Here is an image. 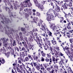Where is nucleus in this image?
Masks as SVG:
<instances>
[{
  "mask_svg": "<svg viewBox=\"0 0 73 73\" xmlns=\"http://www.w3.org/2000/svg\"><path fill=\"white\" fill-rule=\"evenodd\" d=\"M43 22L40 19L39 20V22L38 23V26L40 27V29H41L42 31L45 32V33L46 32L49 35V36H52V33L48 29V28L46 27V26L45 24L42 25L41 23Z\"/></svg>",
  "mask_w": 73,
  "mask_h": 73,
  "instance_id": "1",
  "label": "nucleus"
},
{
  "mask_svg": "<svg viewBox=\"0 0 73 73\" xmlns=\"http://www.w3.org/2000/svg\"><path fill=\"white\" fill-rule=\"evenodd\" d=\"M53 25H54V24L53 23H50V28L52 29L54 31V35L56 36L59 37H61V35L60 34V32L57 33L60 30H61L60 28L56 26H53Z\"/></svg>",
  "mask_w": 73,
  "mask_h": 73,
  "instance_id": "2",
  "label": "nucleus"
},
{
  "mask_svg": "<svg viewBox=\"0 0 73 73\" xmlns=\"http://www.w3.org/2000/svg\"><path fill=\"white\" fill-rule=\"evenodd\" d=\"M1 40L3 42V44L4 46L5 47V48H6V49H7V48H8L9 49L11 50V53L13 52V51H14L13 49H12L11 48V47L12 46V43L11 42L10 44L7 43V42L8 41V39H6L5 41V38H1Z\"/></svg>",
  "mask_w": 73,
  "mask_h": 73,
  "instance_id": "3",
  "label": "nucleus"
},
{
  "mask_svg": "<svg viewBox=\"0 0 73 73\" xmlns=\"http://www.w3.org/2000/svg\"><path fill=\"white\" fill-rule=\"evenodd\" d=\"M53 11V9H50L47 13L46 20L48 21H50L51 20H54L55 19V17L53 15V14L52 13Z\"/></svg>",
  "mask_w": 73,
  "mask_h": 73,
  "instance_id": "4",
  "label": "nucleus"
},
{
  "mask_svg": "<svg viewBox=\"0 0 73 73\" xmlns=\"http://www.w3.org/2000/svg\"><path fill=\"white\" fill-rule=\"evenodd\" d=\"M34 2L35 3V5L36 7H38V8L40 9V11H42L43 9H44V7H43V5L38 3L37 0H33Z\"/></svg>",
  "mask_w": 73,
  "mask_h": 73,
  "instance_id": "5",
  "label": "nucleus"
},
{
  "mask_svg": "<svg viewBox=\"0 0 73 73\" xmlns=\"http://www.w3.org/2000/svg\"><path fill=\"white\" fill-rule=\"evenodd\" d=\"M56 3H57L58 4H59L60 5H62V4L64 9H67V7H68V4H67L64 1H61V2H60V1H57V2Z\"/></svg>",
  "mask_w": 73,
  "mask_h": 73,
  "instance_id": "6",
  "label": "nucleus"
},
{
  "mask_svg": "<svg viewBox=\"0 0 73 73\" xmlns=\"http://www.w3.org/2000/svg\"><path fill=\"white\" fill-rule=\"evenodd\" d=\"M2 48V49L1 48L0 50V51L1 52L3 50V54H5V56H6V57H7V58H8V57H9V55H10V52H8L7 53H6V52L7 51H6V49H5L4 47H3Z\"/></svg>",
  "mask_w": 73,
  "mask_h": 73,
  "instance_id": "7",
  "label": "nucleus"
},
{
  "mask_svg": "<svg viewBox=\"0 0 73 73\" xmlns=\"http://www.w3.org/2000/svg\"><path fill=\"white\" fill-rule=\"evenodd\" d=\"M14 31L13 30H12L10 31H9L8 32H7V33H6V34L8 35V36L11 39V40H13V38H12V36L13 35V34L12 32H14Z\"/></svg>",
  "mask_w": 73,
  "mask_h": 73,
  "instance_id": "8",
  "label": "nucleus"
},
{
  "mask_svg": "<svg viewBox=\"0 0 73 73\" xmlns=\"http://www.w3.org/2000/svg\"><path fill=\"white\" fill-rule=\"evenodd\" d=\"M25 5H26V6H25V7H27V5L28 7H31L32 5V4L30 2V0H27V1H25Z\"/></svg>",
  "mask_w": 73,
  "mask_h": 73,
  "instance_id": "9",
  "label": "nucleus"
},
{
  "mask_svg": "<svg viewBox=\"0 0 73 73\" xmlns=\"http://www.w3.org/2000/svg\"><path fill=\"white\" fill-rule=\"evenodd\" d=\"M29 34L30 36H33V38H35V37L37 38V33H34L33 34V31H31Z\"/></svg>",
  "mask_w": 73,
  "mask_h": 73,
  "instance_id": "10",
  "label": "nucleus"
},
{
  "mask_svg": "<svg viewBox=\"0 0 73 73\" xmlns=\"http://www.w3.org/2000/svg\"><path fill=\"white\" fill-rule=\"evenodd\" d=\"M66 68H67L68 73H73V71L71 69V67L70 66H67Z\"/></svg>",
  "mask_w": 73,
  "mask_h": 73,
  "instance_id": "11",
  "label": "nucleus"
},
{
  "mask_svg": "<svg viewBox=\"0 0 73 73\" xmlns=\"http://www.w3.org/2000/svg\"><path fill=\"white\" fill-rule=\"evenodd\" d=\"M69 41L70 42L69 43V44L70 45V47L73 48V38L69 39Z\"/></svg>",
  "mask_w": 73,
  "mask_h": 73,
  "instance_id": "12",
  "label": "nucleus"
},
{
  "mask_svg": "<svg viewBox=\"0 0 73 73\" xmlns=\"http://www.w3.org/2000/svg\"><path fill=\"white\" fill-rule=\"evenodd\" d=\"M34 40H35V41L36 42L37 44L39 46H41V44L40 43V39L38 38H37L36 40L35 39Z\"/></svg>",
  "mask_w": 73,
  "mask_h": 73,
  "instance_id": "13",
  "label": "nucleus"
},
{
  "mask_svg": "<svg viewBox=\"0 0 73 73\" xmlns=\"http://www.w3.org/2000/svg\"><path fill=\"white\" fill-rule=\"evenodd\" d=\"M42 46L44 47V49L46 50H47L48 48H49L48 46L47 45V44H46V43H44V44H42Z\"/></svg>",
  "mask_w": 73,
  "mask_h": 73,
  "instance_id": "14",
  "label": "nucleus"
},
{
  "mask_svg": "<svg viewBox=\"0 0 73 73\" xmlns=\"http://www.w3.org/2000/svg\"><path fill=\"white\" fill-rule=\"evenodd\" d=\"M56 6H55V11L57 12H60V9L59 7L57 5V4H56Z\"/></svg>",
  "mask_w": 73,
  "mask_h": 73,
  "instance_id": "15",
  "label": "nucleus"
},
{
  "mask_svg": "<svg viewBox=\"0 0 73 73\" xmlns=\"http://www.w3.org/2000/svg\"><path fill=\"white\" fill-rule=\"evenodd\" d=\"M4 19L5 21H3H3H2L1 22V23H3V24H4L5 23H8V22L9 21V20L8 19L6 18H4Z\"/></svg>",
  "mask_w": 73,
  "mask_h": 73,
  "instance_id": "16",
  "label": "nucleus"
},
{
  "mask_svg": "<svg viewBox=\"0 0 73 73\" xmlns=\"http://www.w3.org/2000/svg\"><path fill=\"white\" fill-rule=\"evenodd\" d=\"M66 54L67 55H68V54H70V52L69 50H67V51H66L64 49V48H63Z\"/></svg>",
  "mask_w": 73,
  "mask_h": 73,
  "instance_id": "17",
  "label": "nucleus"
},
{
  "mask_svg": "<svg viewBox=\"0 0 73 73\" xmlns=\"http://www.w3.org/2000/svg\"><path fill=\"white\" fill-rule=\"evenodd\" d=\"M29 48L31 50H33L34 49V47L33 45H30L29 46Z\"/></svg>",
  "mask_w": 73,
  "mask_h": 73,
  "instance_id": "18",
  "label": "nucleus"
},
{
  "mask_svg": "<svg viewBox=\"0 0 73 73\" xmlns=\"http://www.w3.org/2000/svg\"><path fill=\"white\" fill-rule=\"evenodd\" d=\"M31 35H30V37L29 38V40L31 42H32L33 41V40L32 38V36Z\"/></svg>",
  "mask_w": 73,
  "mask_h": 73,
  "instance_id": "19",
  "label": "nucleus"
},
{
  "mask_svg": "<svg viewBox=\"0 0 73 73\" xmlns=\"http://www.w3.org/2000/svg\"><path fill=\"white\" fill-rule=\"evenodd\" d=\"M38 20V18L37 17H35L33 19V21L34 23H36V21H37Z\"/></svg>",
  "mask_w": 73,
  "mask_h": 73,
  "instance_id": "20",
  "label": "nucleus"
},
{
  "mask_svg": "<svg viewBox=\"0 0 73 73\" xmlns=\"http://www.w3.org/2000/svg\"><path fill=\"white\" fill-rule=\"evenodd\" d=\"M51 42L52 44H53V45H56V44H57V42L56 40L53 41V40H52L51 41Z\"/></svg>",
  "mask_w": 73,
  "mask_h": 73,
  "instance_id": "21",
  "label": "nucleus"
},
{
  "mask_svg": "<svg viewBox=\"0 0 73 73\" xmlns=\"http://www.w3.org/2000/svg\"><path fill=\"white\" fill-rule=\"evenodd\" d=\"M0 62L2 64H4L5 63V60L3 59V58H2V61L0 60Z\"/></svg>",
  "mask_w": 73,
  "mask_h": 73,
  "instance_id": "22",
  "label": "nucleus"
},
{
  "mask_svg": "<svg viewBox=\"0 0 73 73\" xmlns=\"http://www.w3.org/2000/svg\"><path fill=\"white\" fill-rule=\"evenodd\" d=\"M59 64L60 65H62V64H64V60H61L59 62Z\"/></svg>",
  "mask_w": 73,
  "mask_h": 73,
  "instance_id": "23",
  "label": "nucleus"
},
{
  "mask_svg": "<svg viewBox=\"0 0 73 73\" xmlns=\"http://www.w3.org/2000/svg\"><path fill=\"white\" fill-rule=\"evenodd\" d=\"M27 13H28L29 15H31L32 14V11H31V9H29Z\"/></svg>",
  "mask_w": 73,
  "mask_h": 73,
  "instance_id": "24",
  "label": "nucleus"
},
{
  "mask_svg": "<svg viewBox=\"0 0 73 73\" xmlns=\"http://www.w3.org/2000/svg\"><path fill=\"white\" fill-rule=\"evenodd\" d=\"M70 23H71L72 25H73V22L72 21H70V22H69L68 23V26H70V25H71Z\"/></svg>",
  "mask_w": 73,
  "mask_h": 73,
  "instance_id": "25",
  "label": "nucleus"
},
{
  "mask_svg": "<svg viewBox=\"0 0 73 73\" xmlns=\"http://www.w3.org/2000/svg\"><path fill=\"white\" fill-rule=\"evenodd\" d=\"M25 53H24V52H23L21 55V57H22L23 58H24V57H25Z\"/></svg>",
  "mask_w": 73,
  "mask_h": 73,
  "instance_id": "26",
  "label": "nucleus"
},
{
  "mask_svg": "<svg viewBox=\"0 0 73 73\" xmlns=\"http://www.w3.org/2000/svg\"><path fill=\"white\" fill-rule=\"evenodd\" d=\"M29 60V58L28 57H26L25 58V60L26 61H28Z\"/></svg>",
  "mask_w": 73,
  "mask_h": 73,
  "instance_id": "27",
  "label": "nucleus"
},
{
  "mask_svg": "<svg viewBox=\"0 0 73 73\" xmlns=\"http://www.w3.org/2000/svg\"><path fill=\"white\" fill-rule=\"evenodd\" d=\"M68 56V58H70V61H73V57H72V56Z\"/></svg>",
  "mask_w": 73,
  "mask_h": 73,
  "instance_id": "28",
  "label": "nucleus"
},
{
  "mask_svg": "<svg viewBox=\"0 0 73 73\" xmlns=\"http://www.w3.org/2000/svg\"><path fill=\"white\" fill-rule=\"evenodd\" d=\"M41 54H42V56L43 57H45V53H44V51H43L41 52Z\"/></svg>",
  "mask_w": 73,
  "mask_h": 73,
  "instance_id": "29",
  "label": "nucleus"
},
{
  "mask_svg": "<svg viewBox=\"0 0 73 73\" xmlns=\"http://www.w3.org/2000/svg\"><path fill=\"white\" fill-rule=\"evenodd\" d=\"M52 12H53L54 13V15H55L54 17H57V13L55 12V11L54 10H53L52 11Z\"/></svg>",
  "mask_w": 73,
  "mask_h": 73,
  "instance_id": "30",
  "label": "nucleus"
},
{
  "mask_svg": "<svg viewBox=\"0 0 73 73\" xmlns=\"http://www.w3.org/2000/svg\"><path fill=\"white\" fill-rule=\"evenodd\" d=\"M54 54L55 56H57V51L56 50H54Z\"/></svg>",
  "mask_w": 73,
  "mask_h": 73,
  "instance_id": "31",
  "label": "nucleus"
},
{
  "mask_svg": "<svg viewBox=\"0 0 73 73\" xmlns=\"http://www.w3.org/2000/svg\"><path fill=\"white\" fill-rule=\"evenodd\" d=\"M36 14V16H38V17H40V13H38V12L37 11Z\"/></svg>",
  "mask_w": 73,
  "mask_h": 73,
  "instance_id": "32",
  "label": "nucleus"
},
{
  "mask_svg": "<svg viewBox=\"0 0 73 73\" xmlns=\"http://www.w3.org/2000/svg\"><path fill=\"white\" fill-rule=\"evenodd\" d=\"M36 69H37L38 70H39L40 69V66L38 65H37L36 66Z\"/></svg>",
  "mask_w": 73,
  "mask_h": 73,
  "instance_id": "33",
  "label": "nucleus"
},
{
  "mask_svg": "<svg viewBox=\"0 0 73 73\" xmlns=\"http://www.w3.org/2000/svg\"><path fill=\"white\" fill-rule=\"evenodd\" d=\"M69 50L70 51L71 53H73V50L72 49V48L71 47L69 49Z\"/></svg>",
  "mask_w": 73,
  "mask_h": 73,
  "instance_id": "34",
  "label": "nucleus"
},
{
  "mask_svg": "<svg viewBox=\"0 0 73 73\" xmlns=\"http://www.w3.org/2000/svg\"><path fill=\"white\" fill-rule=\"evenodd\" d=\"M58 18H60V20H62V21H63V20H64V18H63V17H61V16L59 17L58 15Z\"/></svg>",
  "mask_w": 73,
  "mask_h": 73,
  "instance_id": "35",
  "label": "nucleus"
},
{
  "mask_svg": "<svg viewBox=\"0 0 73 73\" xmlns=\"http://www.w3.org/2000/svg\"><path fill=\"white\" fill-rule=\"evenodd\" d=\"M28 11H29L28 9H24L25 12L26 13H28Z\"/></svg>",
  "mask_w": 73,
  "mask_h": 73,
  "instance_id": "36",
  "label": "nucleus"
},
{
  "mask_svg": "<svg viewBox=\"0 0 73 73\" xmlns=\"http://www.w3.org/2000/svg\"><path fill=\"white\" fill-rule=\"evenodd\" d=\"M15 50H17L18 52H19V48H17V47H15Z\"/></svg>",
  "mask_w": 73,
  "mask_h": 73,
  "instance_id": "37",
  "label": "nucleus"
},
{
  "mask_svg": "<svg viewBox=\"0 0 73 73\" xmlns=\"http://www.w3.org/2000/svg\"><path fill=\"white\" fill-rule=\"evenodd\" d=\"M32 31H33V32H37L38 31V30H37V29H35L33 30Z\"/></svg>",
  "mask_w": 73,
  "mask_h": 73,
  "instance_id": "38",
  "label": "nucleus"
},
{
  "mask_svg": "<svg viewBox=\"0 0 73 73\" xmlns=\"http://www.w3.org/2000/svg\"><path fill=\"white\" fill-rule=\"evenodd\" d=\"M47 57L48 58L50 57V54H47Z\"/></svg>",
  "mask_w": 73,
  "mask_h": 73,
  "instance_id": "39",
  "label": "nucleus"
},
{
  "mask_svg": "<svg viewBox=\"0 0 73 73\" xmlns=\"http://www.w3.org/2000/svg\"><path fill=\"white\" fill-rule=\"evenodd\" d=\"M67 34L68 37L69 38H70V36L69 35V34H70L69 33H67Z\"/></svg>",
  "mask_w": 73,
  "mask_h": 73,
  "instance_id": "40",
  "label": "nucleus"
},
{
  "mask_svg": "<svg viewBox=\"0 0 73 73\" xmlns=\"http://www.w3.org/2000/svg\"><path fill=\"white\" fill-rule=\"evenodd\" d=\"M16 45V44L15 40H14L13 42V46H15Z\"/></svg>",
  "mask_w": 73,
  "mask_h": 73,
  "instance_id": "41",
  "label": "nucleus"
},
{
  "mask_svg": "<svg viewBox=\"0 0 73 73\" xmlns=\"http://www.w3.org/2000/svg\"><path fill=\"white\" fill-rule=\"evenodd\" d=\"M20 39L21 41H22L23 40V39H24V38H23V36H20Z\"/></svg>",
  "mask_w": 73,
  "mask_h": 73,
  "instance_id": "42",
  "label": "nucleus"
},
{
  "mask_svg": "<svg viewBox=\"0 0 73 73\" xmlns=\"http://www.w3.org/2000/svg\"><path fill=\"white\" fill-rule=\"evenodd\" d=\"M6 9L7 10V11H9V12H10V10L9 9V8L7 7H6Z\"/></svg>",
  "mask_w": 73,
  "mask_h": 73,
  "instance_id": "43",
  "label": "nucleus"
},
{
  "mask_svg": "<svg viewBox=\"0 0 73 73\" xmlns=\"http://www.w3.org/2000/svg\"><path fill=\"white\" fill-rule=\"evenodd\" d=\"M69 5L70 7H72V3L71 2H70Z\"/></svg>",
  "mask_w": 73,
  "mask_h": 73,
  "instance_id": "44",
  "label": "nucleus"
},
{
  "mask_svg": "<svg viewBox=\"0 0 73 73\" xmlns=\"http://www.w3.org/2000/svg\"><path fill=\"white\" fill-rule=\"evenodd\" d=\"M59 48H60V47H57L56 48V49L57 51H59V50H60Z\"/></svg>",
  "mask_w": 73,
  "mask_h": 73,
  "instance_id": "45",
  "label": "nucleus"
},
{
  "mask_svg": "<svg viewBox=\"0 0 73 73\" xmlns=\"http://www.w3.org/2000/svg\"><path fill=\"white\" fill-rule=\"evenodd\" d=\"M41 61H42V62L44 61V58L42 57L41 58Z\"/></svg>",
  "mask_w": 73,
  "mask_h": 73,
  "instance_id": "46",
  "label": "nucleus"
},
{
  "mask_svg": "<svg viewBox=\"0 0 73 73\" xmlns=\"http://www.w3.org/2000/svg\"><path fill=\"white\" fill-rule=\"evenodd\" d=\"M66 27L68 29H72V28H71V27L70 26H67Z\"/></svg>",
  "mask_w": 73,
  "mask_h": 73,
  "instance_id": "47",
  "label": "nucleus"
},
{
  "mask_svg": "<svg viewBox=\"0 0 73 73\" xmlns=\"http://www.w3.org/2000/svg\"><path fill=\"white\" fill-rule=\"evenodd\" d=\"M29 71H30V73H32V70H31V68H29L28 70Z\"/></svg>",
  "mask_w": 73,
  "mask_h": 73,
  "instance_id": "48",
  "label": "nucleus"
},
{
  "mask_svg": "<svg viewBox=\"0 0 73 73\" xmlns=\"http://www.w3.org/2000/svg\"><path fill=\"white\" fill-rule=\"evenodd\" d=\"M19 66H20V68L21 69V70H23V68L22 67V65H21V66L20 65Z\"/></svg>",
  "mask_w": 73,
  "mask_h": 73,
  "instance_id": "49",
  "label": "nucleus"
},
{
  "mask_svg": "<svg viewBox=\"0 0 73 73\" xmlns=\"http://www.w3.org/2000/svg\"><path fill=\"white\" fill-rule=\"evenodd\" d=\"M52 61L54 62L55 61V58L54 57V56H53L52 57Z\"/></svg>",
  "mask_w": 73,
  "mask_h": 73,
  "instance_id": "50",
  "label": "nucleus"
},
{
  "mask_svg": "<svg viewBox=\"0 0 73 73\" xmlns=\"http://www.w3.org/2000/svg\"><path fill=\"white\" fill-rule=\"evenodd\" d=\"M40 69H41V70H42L43 71H44V70H45V68H44V67H43V66L42 67H41Z\"/></svg>",
  "mask_w": 73,
  "mask_h": 73,
  "instance_id": "51",
  "label": "nucleus"
},
{
  "mask_svg": "<svg viewBox=\"0 0 73 73\" xmlns=\"http://www.w3.org/2000/svg\"><path fill=\"white\" fill-rule=\"evenodd\" d=\"M46 70L48 71H50V68L49 67L47 68Z\"/></svg>",
  "mask_w": 73,
  "mask_h": 73,
  "instance_id": "52",
  "label": "nucleus"
},
{
  "mask_svg": "<svg viewBox=\"0 0 73 73\" xmlns=\"http://www.w3.org/2000/svg\"><path fill=\"white\" fill-rule=\"evenodd\" d=\"M22 50H23V51H24L25 52V48L24 47H23L22 48Z\"/></svg>",
  "mask_w": 73,
  "mask_h": 73,
  "instance_id": "53",
  "label": "nucleus"
},
{
  "mask_svg": "<svg viewBox=\"0 0 73 73\" xmlns=\"http://www.w3.org/2000/svg\"><path fill=\"white\" fill-rule=\"evenodd\" d=\"M38 65H39V66H40V68L43 67V66H42V64H39Z\"/></svg>",
  "mask_w": 73,
  "mask_h": 73,
  "instance_id": "54",
  "label": "nucleus"
},
{
  "mask_svg": "<svg viewBox=\"0 0 73 73\" xmlns=\"http://www.w3.org/2000/svg\"><path fill=\"white\" fill-rule=\"evenodd\" d=\"M24 46H25V47L26 49L28 48V46L27 44L25 45Z\"/></svg>",
  "mask_w": 73,
  "mask_h": 73,
  "instance_id": "55",
  "label": "nucleus"
},
{
  "mask_svg": "<svg viewBox=\"0 0 73 73\" xmlns=\"http://www.w3.org/2000/svg\"><path fill=\"white\" fill-rule=\"evenodd\" d=\"M31 55H30V54H29L28 55V57H29V58H30V59L32 57H31Z\"/></svg>",
  "mask_w": 73,
  "mask_h": 73,
  "instance_id": "56",
  "label": "nucleus"
},
{
  "mask_svg": "<svg viewBox=\"0 0 73 73\" xmlns=\"http://www.w3.org/2000/svg\"><path fill=\"white\" fill-rule=\"evenodd\" d=\"M29 17V15L28 14H27L25 15V17L26 18H27V17Z\"/></svg>",
  "mask_w": 73,
  "mask_h": 73,
  "instance_id": "57",
  "label": "nucleus"
},
{
  "mask_svg": "<svg viewBox=\"0 0 73 73\" xmlns=\"http://www.w3.org/2000/svg\"><path fill=\"white\" fill-rule=\"evenodd\" d=\"M50 53L51 54H52V55H54V53H53V51H51Z\"/></svg>",
  "mask_w": 73,
  "mask_h": 73,
  "instance_id": "58",
  "label": "nucleus"
},
{
  "mask_svg": "<svg viewBox=\"0 0 73 73\" xmlns=\"http://www.w3.org/2000/svg\"><path fill=\"white\" fill-rule=\"evenodd\" d=\"M45 60L46 62H48L49 61V59H46Z\"/></svg>",
  "mask_w": 73,
  "mask_h": 73,
  "instance_id": "59",
  "label": "nucleus"
},
{
  "mask_svg": "<svg viewBox=\"0 0 73 73\" xmlns=\"http://www.w3.org/2000/svg\"><path fill=\"white\" fill-rule=\"evenodd\" d=\"M59 54L60 56H64V54H62L61 53H60Z\"/></svg>",
  "mask_w": 73,
  "mask_h": 73,
  "instance_id": "60",
  "label": "nucleus"
},
{
  "mask_svg": "<svg viewBox=\"0 0 73 73\" xmlns=\"http://www.w3.org/2000/svg\"><path fill=\"white\" fill-rule=\"evenodd\" d=\"M21 30L22 31H25V29L23 28H21Z\"/></svg>",
  "mask_w": 73,
  "mask_h": 73,
  "instance_id": "61",
  "label": "nucleus"
},
{
  "mask_svg": "<svg viewBox=\"0 0 73 73\" xmlns=\"http://www.w3.org/2000/svg\"><path fill=\"white\" fill-rule=\"evenodd\" d=\"M25 40L27 42H28V39H27V38L26 37L25 38Z\"/></svg>",
  "mask_w": 73,
  "mask_h": 73,
  "instance_id": "62",
  "label": "nucleus"
},
{
  "mask_svg": "<svg viewBox=\"0 0 73 73\" xmlns=\"http://www.w3.org/2000/svg\"><path fill=\"white\" fill-rule=\"evenodd\" d=\"M70 33H73L72 35H73V30L70 31Z\"/></svg>",
  "mask_w": 73,
  "mask_h": 73,
  "instance_id": "63",
  "label": "nucleus"
},
{
  "mask_svg": "<svg viewBox=\"0 0 73 73\" xmlns=\"http://www.w3.org/2000/svg\"><path fill=\"white\" fill-rule=\"evenodd\" d=\"M65 49H66V50H65L66 51L67 50H68V49H69V48H68V47H67V48L65 47Z\"/></svg>",
  "mask_w": 73,
  "mask_h": 73,
  "instance_id": "64",
  "label": "nucleus"
}]
</instances>
